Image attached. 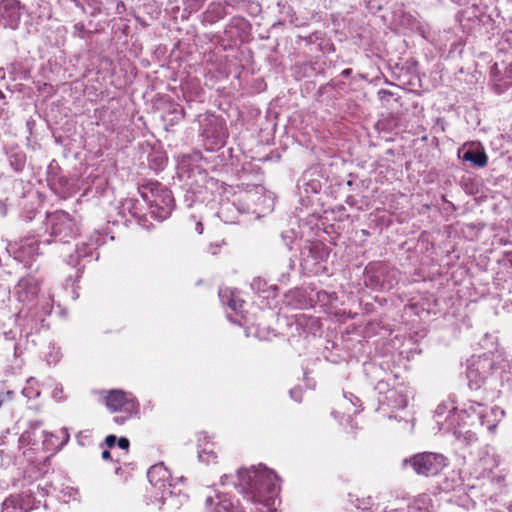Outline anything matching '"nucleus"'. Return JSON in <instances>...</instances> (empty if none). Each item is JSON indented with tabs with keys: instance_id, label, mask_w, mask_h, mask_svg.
<instances>
[{
	"instance_id": "obj_21",
	"label": "nucleus",
	"mask_w": 512,
	"mask_h": 512,
	"mask_svg": "<svg viewBox=\"0 0 512 512\" xmlns=\"http://www.w3.org/2000/svg\"><path fill=\"white\" fill-rule=\"evenodd\" d=\"M43 425V422L40 421V420H36V421H31L29 423V426L27 428V430H25L21 436H20V442L22 444H26V445H29V444H35L38 439L36 438V431Z\"/></svg>"
},
{
	"instance_id": "obj_34",
	"label": "nucleus",
	"mask_w": 512,
	"mask_h": 512,
	"mask_svg": "<svg viewBox=\"0 0 512 512\" xmlns=\"http://www.w3.org/2000/svg\"><path fill=\"white\" fill-rule=\"evenodd\" d=\"M216 503L217 502H215V499L212 496H207L205 499V506L212 511H213L214 507L216 506Z\"/></svg>"
},
{
	"instance_id": "obj_28",
	"label": "nucleus",
	"mask_w": 512,
	"mask_h": 512,
	"mask_svg": "<svg viewBox=\"0 0 512 512\" xmlns=\"http://www.w3.org/2000/svg\"><path fill=\"white\" fill-rule=\"evenodd\" d=\"M264 286H266V282L261 278H254L251 282V288L257 292L264 291Z\"/></svg>"
},
{
	"instance_id": "obj_20",
	"label": "nucleus",
	"mask_w": 512,
	"mask_h": 512,
	"mask_svg": "<svg viewBox=\"0 0 512 512\" xmlns=\"http://www.w3.org/2000/svg\"><path fill=\"white\" fill-rule=\"evenodd\" d=\"M183 117L184 109L182 108V106L176 103H169L167 105V110L163 115V120L170 126H173L179 123L183 119Z\"/></svg>"
},
{
	"instance_id": "obj_49",
	"label": "nucleus",
	"mask_w": 512,
	"mask_h": 512,
	"mask_svg": "<svg viewBox=\"0 0 512 512\" xmlns=\"http://www.w3.org/2000/svg\"><path fill=\"white\" fill-rule=\"evenodd\" d=\"M58 361V358L54 357L53 362L56 363Z\"/></svg>"
},
{
	"instance_id": "obj_30",
	"label": "nucleus",
	"mask_w": 512,
	"mask_h": 512,
	"mask_svg": "<svg viewBox=\"0 0 512 512\" xmlns=\"http://www.w3.org/2000/svg\"><path fill=\"white\" fill-rule=\"evenodd\" d=\"M89 2V4L97 11H101L104 6H105V3L103 0H87Z\"/></svg>"
},
{
	"instance_id": "obj_32",
	"label": "nucleus",
	"mask_w": 512,
	"mask_h": 512,
	"mask_svg": "<svg viewBox=\"0 0 512 512\" xmlns=\"http://www.w3.org/2000/svg\"><path fill=\"white\" fill-rule=\"evenodd\" d=\"M117 443V438L115 435H108L106 438H105V444L109 447V448H112L114 447V445Z\"/></svg>"
},
{
	"instance_id": "obj_37",
	"label": "nucleus",
	"mask_w": 512,
	"mask_h": 512,
	"mask_svg": "<svg viewBox=\"0 0 512 512\" xmlns=\"http://www.w3.org/2000/svg\"><path fill=\"white\" fill-rule=\"evenodd\" d=\"M290 395L294 400L301 401V389H292Z\"/></svg>"
},
{
	"instance_id": "obj_31",
	"label": "nucleus",
	"mask_w": 512,
	"mask_h": 512,
	"mask_svg": "<svg viewBox=\"0 0 512 512\" xmlns=\"http://www.w3.org/2000/svg\"><path fill=\"white\" fill-rule=\"evenodd\" d=\"M117 444H118L119 448H121L123 450H128L130 442L126 437H121V438H119V440H117Z\"/></svg>"
},
{
	"instance_id": "obj_39",
	"label": "nucleus",
	"mask_w": 512,
	"mask_h": 512,
	"mask_svg": "<svg viewBox=\"0 0 512 512\" xmlns=\"http://www.w3.org/2000/svg\"><path fill=\"white\" fill-rule=\"evenodd\" d=\"M195 229H196L198 234H202V232H203V225H202V223L200 221L196 222Z\"/></svg>"
},
{
	"instance_id": "obj_11",
	"label": "nucleus",
	"mask_w": 512,
	"mask_h": 512,
	"mask_svg": "<svg viewBox=\"0 0 512 512\" xmlns=\"http://www.w3.org/2000/svg\"><path fill=\"white\" fill-rule=\"evenodd\" d=\"M387 386L388 384L385 381H379L376 385V389L378 390L379 394L383 395V398L380 399V402L392 409H404L407 406L408 401L403 388L386 389Z\"/></svg>"
},
{
	"instance_id": "obj_25",
	"label": "nucleus",
	"mask_w": 512,
	"mask_h": 512,
	"mask_svg": "<svg viewBox=\"0 0 512 512\" xmlns=\"http://www.w3.org/2000/svg\"><path fill=\"white\" fill-rule=\"evenodd\" d=\"M501 381L508 389L512 390V366L508 370H503L501 373Z\"/></svg>"
},
{
	"instance_id": "obj_12",
	"label": "nucleus",
	"mask_w": 512,
	"mask_h": 512,
	"mask_svg": "<svg viewBox=\"0 0 512 512\" xmlns=\"http://www.w3.org/2000/svg\"><path fill=\"white\" fill-rule=\"evenodd\" d=\"M458 156L464 162H470L475 167L483 168L488 163L484 148L475 142L464 144L458 151Z\"/></svg>"
},
{
	"instance_id": "obj_22",
	"label": "nucleus",
	"mask_w": 512,
	"mask_h": 512,
	"mask_svg": "<svg viewBox=\"0 0 512 512\" xmlns=\"http://www.w3.org/2000/svg\"><path fill=\"white\" fill-rule=\"evenodd\" d=\"M11 168L16 172H21L26 165V154L23 151L11 152L8 156Z\"/></svg>"
},
{
	"instance_id": "obj_27",
	"label": "nucleus",
	"mask_w": 512,
	"mask_h": 512,
	"mask_svg": "<svg viewBox=\"0 0 512 512\" xmlns=\"http://www.w3.org/2000/svg\"><path fill=\"white\" fill-rule=\"evenodd\" d=\"M77 439H78L79 444H81L82 446L89 444L91 442L90 431L79 432L77 435Z\"/></svg>"
},
{
	"instance_id": "obj_46",
	"label": "nucleus",
	"mask_w": 512,
	"mask_h": 512,
	"mask_svg": "<svg viewBox=\"0 0 512 512\" xmlns=\"http://www.w3.org/2000/svg\"><path fill=\"white\" fill-rule=\"evenodd\" d=\"M381 512H403V510H400V509H391L389 511H386V510H383Z\"/></svg>"
},
{
	"instance_id": "obj_29",
	"label": "nucleus",
	"mask_w": 512,
	"mask_h": 512,
	"mask_svg": "<svg viewBox=\"0 0 512 512\" xmlns=\"http://www.w3.org/2000/svg\"><path fill=\"white\" fill-rule=\"evenodd\" d=\"M9 198H0V214L5 216L7 214V208L9 206Z\"/></svg>"
},
{
	"instance_id": "obj_23",
	"label": "nucleus",
	"mask_w": 512,
	"mask_h": 512,
	"mask_svg": "<svg viewBox=\"0 0 512 512\" xmlns=\"http://www.w3.org/2000/svg\"><path fill=\"white\" fill-rule=\"evenodd\" d=\"M226 293H227V290H225V291L221 290L219 292V296H220L222 302L226 303L233 311H235V312L239 311L242 308L244 301L240 298L235 297L233 294H231L229 296V299L226 301L225 300Z\"/></svg>"
},
{
	"instance_id": "obj_4",
	"label": "nucleus",
	"mask_w": 512,
	"mask_h": 512,
	"mask_svg": "<svg viewBox=\"0 0 512 512\" xmlns=\"http://www.w3.org/2000/svg\"><path fill=\"white\" fill-rule=\"evenodd\" d=\"M46 229L54 242L68 243L79 231L76 221L65 211H55L47 215Z\"/></svg>"
},
{
	"instance_id": "obj_50",
	"label": "nucleus",
	"mask_w": 512,
	"mask_h": 512,
	"mask_svg": "<svg viewBox=\"0 0 512 512\" xmlns=\"http://www.w3.org/2000/svg\"><path fill=\"white\" fill-rule=\"evenodd\" d=\"M147 190V187H144V190H139V192L141 193L142 191H145Z\"/></svg>"
},
{
	"instance_id": "obj_18",
	"label": "nucleus",
	"mask_w": 512,
	"mask_h": 512,
	"mask_svg": "<svg viewBox=\"0 0 512 512\" xmlns=\"http://www.w3.org/2000/svg\"><path fill=\"white\" fill-rule=\"evenodd\" d=\"M445 416V421H449V426L454 425L455 417H459V411L457 410V407L454 406L453 402H442L439 404L435 410V417H437V423L444 425V423L441 422L440 418Z\"/></svg>"
},
{
	"instance_id": "obj_2",
	"label": "nucleus",
	"mask_w": 512,
	"mask_h": 512,
	"mask_svg": "<svg viewBox=\"0 0 512 512\" xmlns=\"http://www.w3.org/2000/svg\"><path fill=\"white\" fill-rule=\"evenodd\" d=\"M141 197L149 205L150 213L160 221L168 218L175 207L171 191L159 183L151 184L149 192L142 191Z\"/></svg>"
},
{
	"instance_id": "obj_24",
	"label": "nucleus",
	"mask_w": 512,
	"mask_h": 512,
	"mask_svg": "<svg viewBox=\"0 0 512 512\" xmlns=\"http://www.w3.org/2000/svg\"><path fill=\"white\" fill-rule=\"evenodd\" d=\"M22 254L29 257L39 254V243L35 239L26 240L20 247Z\"/></svg>"
},
{
	"instance_id": "obj_8",
	"label": "nucleus",
	"mask_w": 512,
	"mask_h": 512,
	"mask_svg": "<svg viewBox=\"0 0 512 512\" xmlns=\"http://www.w3.org/2000/svg\"><path fill=\"white\" fill-rule=\"evenodd\" d=\"M105 405L111 412H124L133 416L139 412V403L131 394L122 390H111L105 397Z\"/></svg>"
},
{
	"instance_id": "obj_9",
	"label": "nucleus",
	"mask_w": 512,
	"mask_h": 512,
	"mask_svg": "<svg viewBox=\"0 0 512 512\" xmlns=\"http://www.w3.org/2000/svg\"><path fill=\"white\" fill-rule=\"evenodd\" d=\"M147 477L149 482L161 491L163 503L173 496L172 485L167 483L170 472L162 463L151 466L147 472Z\"/></svg>"
},
{
	"instance_id": "obj_48",
	"label": "nucleus",
	"mask_w": 512,
	"mask_h": 512,
	"mask_svg": "<svg viewBox=\"0 0 512 512\" xmlns=\"http://www.w3.org/2000/svg\"><path fill=\"white\" fill-rule=\"evenodd\" d=\"M330 50L334 51L333 44H330Z\"/></svg>"
},
{
	"instance_id": "obj_14",
	"label": "nucleus",
	"mask_w": 512,
	"mask_h": 512,
	"mask_svg": "<svg viewBox=\"0 0 512 512\" xmlns=\"http://www.w3.org/2000/svg\"><path fill=\"white\" fill-rule=\"evenodd\" d=\"M484 406L483 403L469 400L459 411V417L464 420V424H467V426L475 427L480 421V414H482Z\"/></svg>"
},
{
	"instance_id": "obj_35",
	"label": "nucleus",
	"mask_w": 512,
	"mask_h": 512,
	"mask_svg": "<svg viewBox=\"0 0 512 512\" xmlns=\"http://www.w3.org/2000/svg\"><path fill=\"white\" fill-rule=\"evenodd\" d=\"M205 456H212L213 458H215V455L214 453L211 451V452H206V451H202V452H199V459L201 461H204V462H209V458L205 457Z\"/></svg>"
},
{
	"instance_id": "obj_33",
	"label": "nucleus",
	"mask_w": 512,
	"mask_h": 512,
	"mask_svg": "<svg viewBox=\"0 0 512 512\" xmlns=\"http://www.w3.org/2000/svg\"><path fill=\"white\" fill-rule=\"evenodd\" d=\"M62 393H63V388H62V386H56V387L54 388V390H53V397H54L56 400L60 401V400H62V399H63V397H62Z\"/></svg>"
},
{
	"instance_id": "obj_6",
	"label": "nucleus",
	"mask_w": 512,
	"mask_h": 512,
	"mask_svg": "<svg viewBox=\"0 0 512 512\" xmlns=\"http://www.w3.org/2000/svg\"><path fill=\"white\" fill-rule=\"evenodd\" d=\"M105 243V236L99 231H94L87 241H83L76 245L75 254L69 256L68 263L74 267L83 262H91L98 260L99 253L97 249Z\"/></svg>"
},
{
	"instance_id": "obj_1",
	"label": "nucleus",
	"mask_w": 512,
	"mask_h": 512,
	"mask_svg": "<svg viewBox=\"0 0 512 512\" xmlns=\"http://www.w3.org/2000/svg\"><path fill=\"white\" fill-rule=\"evenodd\" d=\"M238 488L249 503V512H277L279 484L273 471L266 468L240 470Z\"/></svg>"
},
{
	"instance_id": "obj_15",
	"label": "nucleus",
	"mask_w": 512,
	"mask_h": 512,
	"mask_svg": "<svg viewBox=\"0 0 512 512\" xmlns=\"http://www.w3.org/2000/svg\"><path fill=\"white\" fill-rule=\"evenodd\" d=\"M20 302L31 301L38 293V286L32 277L21 278L14 291Z\"/></svg>"
},
{
	"instance_id": "obj_42",
	"label": "nucleus",
	"mask_w": 512,
	"mask_h": 512,
	"mask_svg": "<svg viewBox=\"0 0 512 512\" xmlns=\"http://www.w3.org/2000/svg\"><path fill=\"white\" fill-rule=\"evenodd\" d=\"M102 458H103L104 460H108V459H110V458H111V453H110L108 450H104V451L102 452Z\"/></svg>"
},
{
	"instance_id": "obj_38",
	"label": "nucleus",
	"mask_w": 512,
	"mask_h": 512,
	"mask_svg": "<svg viewBox=\"0 0 512 512\" xmlns=\"http://www.w3.org/2000/svg\"><path fill=\"white\" fill-rule=\"evenodd\" d=\"M130 417L131 416H128V414H126V416H116V417H114V422L119 424V425H122Z\"/></svg>"
},
{
	"instance_id": "obj_44",
	"label": "nucleus",
	"mask_w": 512,
	"mask_h": 512,
	"mask_svg": "<svg viewBox=\"0 0 512 512\" xmlns=\"http://www.w3.org/2000/svg\"><path fill=\"white\" fill-rule=\"evenodd\" d=\"M13 186V182H10L8 183L5 187H4V192H8L10 190V188Z\"/></svg>"
},
{
	"instance_id": "obj_3",
	"label": "nucleus",
	"mask_w": 512,
	"mask_h": 512,
	"mask_svg": "<svg viewBox=\"0 0 512 512\" xmlns=\"http://www.w3.org/2000/svg\"><path fill=\"white\" fill-rule=\"evenodd\" d=\"M496 369V363L490 355L472 356L468 360L466 373L469 388L480 389L490 380Z\"/></svg>"
},
{
	"instance_id": "obj_16",
	"label": "nucleus",
	"mask_w": 512,
	"mask_h": 512,
	"mask_svg": "<svg viewBox=\"0 0 512 512\" xmlns=\"http://www.w3.org/2000/svg\"><path fill=\"white\" fill-rule=\"evenodd\" d=\"M0 354L5 356L8 360L18 356V346L15 334L12 331L0 334Z\"/></svg>"
},
{
	"instance_id": "obj_19",
	"label": "nucleus",
	"mask_w": 512,
	"mask_h": 512,
	"mask_svg": "<svg viewBox=\"0 0 512 512\" xmlns=\"http://www.w3.org/2000/svg\"><path fill=\"white\" fill-rule=\"evenodd\" d=\"M217 503L213 512H246L241 507L238 501L234 502L233 499L227 495H217Z\"/></svg>"
},
{
	"instance_id": "obj_43",
	"label": "nucleus",
	"mask_w": 512,
	"mask_h": 512,
	"mask_svg": "<svg viewBox=\"0 0 512 512\" xmlns=\"http://www.w3.org/2000/svg\"><path fill=\"white\" fill-rule=\"evenodd\" d=\"M22 393H23L26 397H28V398H32V397H33V395H32V394H33V393H32V391H31V390H28L27 388H24V389H23V391H22Z\"/></svg>"
},
{
	"instance_id": "obj_5",
	"label": "nucleus",
	"mask_w": 512,
	"mask_h": 512,
	"mask_svg": "<svg viewBox=\"0 0 512 512\" xmlns=\"http://www.w3.org/2000/svg\"><path fill=\"white\" fill-rule=\"evenodd\" d=\"M403 464H409L417 475L431 477L439 474L448 465V459L441 453L422 452L404 459Z\"/></svg>"
},
{
	"instance_id": "obj_10",
	"label": "nucleus",
	"mask_w": 512,
	"mask_h": 512,
	"mask_svg": "<svg viewBox=\"0 0 512 512\" xmlns=\"http://www.w3.org/2000/svg\"><path fill=\"white\" fill-rule=\"evenodd\" d=\"M22 6L17 0L0 1V25L4 28L17 29L22 16Z\"/></svg>"
},
{
	"instance_id": "obj_40",
	"label": "nucleus",
	"mask_w": 512,
	"mask_h": 512,
	"mask_svg": "<svg viewBox=\"0 0 512 512\" xmlns=\"http://www.w3.org/2000/svg\"><path fill=\"white\" fill-rule=\"evenodd\" d=\"M62 434H63V442L62 443H66L68 442L69 440V434L67 432V429H62Z\"/></svg>"
},
{
	"instance_id": "obj_51",
	"label": "nucleus",
	"mask_w": 512,
	"mask_h": 512,
	"mask_svg": "<svg viewBox=\"0 0 512 512\" xmlns=\"http://www.w3.org/2000/svg\"><path fill=\"white\" fill-rule=\"evenodd\" d=\"M510 511H512V506L510 507Z\"/></svg>"
},
{
	"instance_id": "obj_17",
	"label": "nucleus",
	"mask_w": 512,
	"mask_h": 512,
	"mask_svg": "<svg viewBox=\"0 0 512 512\" xmlns=\"http://www.w3.org/2000/svg\"><path fill=\"white\" fill-rule=\"evenodd\" d=\"M29 509V504L25 502V497L21 494L9 496L1 505V512H27Z\"/></svg>"
},
{
	"instance_id": "obj_13",
	"label": "nucleus",
	"mask_w": 512,
	"mask_h": 512,
	"mask_svg": "<svg viewBox=\"0 0 512 512\" xmlns=\"http://www.w3.org/2000/svg\"><path fill=\"white\" fill-rule=\"evenodd\" d=\"M504 416L505 411L501 408L497 406L488 407L485 405L482 414H480V421L478 422V425L486 427L490 433H494Z\"/></svg>"
},
{
	"instance_id": "obj_7",
	"label": "nucleus",
	"mask_w": 512,
	"mask_h": 512,
	"mask_svg": "<svg viewBox=\"0 0 512 512\" xmlns=\"http://www.w3.org/2000/svg\"><path fill=\"white\" fill-rule=\"evenodd\" d=\"M329 251L322 243H313L301 253V267L309 274H319L324 271L323 263L327 260Z\"/></svg>"
},
{
	"instance_id": "obj_26",
	"label": "nucleus",
	"mask_w": 512,
	"mask_h": 512,
	"mask_svg": "<svg viewBox=\"0 0 512 512\" xmlns=\"http://www.w3.org/2000/svg\"><path fill=\"white\" fill-rule=\"evenodd\" d=\"M138 201L135 199H127L125 201V206L132 213L133 216H139L140 211L137 208Z\"/></svg>"
},
{
	"instance_id": "obj_47",
	"label": "nucleus",
	"mask_w": 512,
	"mask_h": 512,
	"mask_svg": "<svg viewBox=\"0 0 512 512\" xmlns=\"http://www.w3.org/2000/svg\"><path fill=\"white\" fill-rule=\"evenodd\" d=\"M41 433H42L43 436H48V435L51 436V437L53 436L52 433H48L46 431H42Z\"/></svg>"
},
{
	"instance_id": "obj_36",
	"label": "nucleus",
	"mask_w": 512,
	"mask_h": 512,
	"mask_svg": "<svg viewBox=\"0 0 512 512\" xmlns=\"http://www.w3.org/2000/svg\"><path fill=\"white\" fill-rule=\"evenodd\" d=\"M476 440H477L476 433L471 430H467V444L474 443Z\"/></svg>"
},
{
	"instance_id": "obj_41",
	"label": "nucleus",
	"mask_w": 512,
	"mask_h": 512,
	"mask_svg": "<svg viewBox=\"0 0 512 512\" xmlns=\"http://www.w3.org/2000/svg\"><path fill=\"white\" fill-rule=\"evenodd\" d=\"M379 95H381V98H384L385 96H391L392 93L390 91H388V90L382 89V90L379 91Z\"/></svg>"
},
{
	"instance_id": "obj_45",
	"label": "nucleus",
	"mask_w": 512,
	"mask_h": 512,
	"mask_svg": "<svg viewBox=\"0 0 512 512\" xmlns=\"http://www.w3.org/2000/svg\"><path fill=\"white\" fill-rule=\"evenodd\" d=\"M350 73H351V69H345V70L342 72V75H344V76H348Z\"/></svg>"
}]
</instances>
